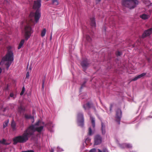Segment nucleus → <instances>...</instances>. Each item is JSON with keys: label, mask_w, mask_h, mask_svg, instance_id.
I'll return each mask as SVG.
<instances>
[{"label": "nucleus", "mask_w": 152, "mask_h": 152, "mask_svg": "<svg viewBox=\"0 0 152 152\" xmlns=\"http://www.w3.org/2000/svg\"><path fill=\"white\" fill-rule=\"evenodd\" d=\"M44 124L43 122L39 121L34 124L30 126L22 135L13 138V144L16 145L18 143H24L26 142L29 137L34 135L35 131L41 133L43 129Z\"/></svg>", "instance_id": "obj_1"}, {"label": "nucleus", "mask_w": 152, "mask_h": 152, "mask_svg": "<svg viewBox=\"0 0 152 152\" xmlns=\"http://www.w3.org/2000/svg\"><path fill=\"white\" fill-rule=\"evenodd\" d=\"M41 6V0H37L34 1L33 8L37 9L35 13L31 12L30 13L29 20H30V23L26 25L24 29L25 37L26 40H27L29 38L31 33L33 32L31 26H32V23L33 24L37 23L41 16V14L39 8Z\"/></svg>", "instance_id": "obj_2"}, {"label": "nucleus", "mask_w": 152, "mask_h": 152, "mask_svg": "<svg viewBox=\"0 0 152 152\" xmlns=\"http://www.w3.org/2000/svg\"><path fill=\"white\" fill-rule=\"evenodd\" d=\"M13 60V53L10 50H8L7 54L3 58L0 64L5 63L7 66V69H8Z\"/></svg>", "instance_id": "obj_3"}, {"label": "nucleus", "mask_w": 152, "mask_h": 152, "mask_svg": "<svg viewBox=\"0 0 152 152\" xmlns=\"http://www.w3.org/2000/svg\"><path fill=\"white\" fill-rule=\"evenodd\" d=\"M122 5L124 6L132 9L135 8L139 4L138 0H122Z\"/></svg>", "instance_id": "obj_4"}, {"label": "nucleus", "mask_w": 152, "mask_h": 152, "mask_svg": "<svg viewBox=\"0 0 152 152\" xmlns=\"http://www.w3.org/2000/svg\"><path fill=\"white\" fill-rule=\"evenodd\" d=\"M84 119L83 113L79 112L77 114V121L78 125L83 127L84 125Z\"/></svg>", "instance_id": "obj_5"}, {"label": "nucleus", "mask_w": 152, "mask_h": 152, "mask_svg": "<svg viewBox=\"0 0 152 152\" xmlns=\"http://www.w3.org/2000/svg\"><path fill=\"white\" fill-rule=\"evenodd\" d=\"M94 144L97 145L100 144L102 140V138L99 134H96L95 135L94 138Z\"/></svg>", "instance_id": "obj_6"}, {"label": "nucleus", "mask_w": 152, "mask_h": 152, "mask_svg": "<svg viewBox=\"0 0 152 152\" xmlns=\"http://www.w3.org/2000/svg\"><path fill=\"white\" fill-rule=\"evenodd\" d=\"M121 111L119 109H118L116 111V120L115 121L118 123V124H120V121L121 116Z\"/></svg>", "instance_id": "obj_7"}, {"label": "nucleus", "mask_w": 152, "mask_h": 152, "mask_svg": "<svg viewBox=\"0 0 152 152\" xmlns=\"http://www.w3.org/2000/svg\"><path fill=\"white\" fill-rule=\"evenodd\" d=\"M81 65L82 66L83 69L84 70H86L89 65V63L87 59L83 61L81 63Z\"/></svg>", "instance_id": "obj_8"}, {"label": "nucleus", "mask_w": 152, "mask_h": 152, "mask_svg": "<svg viewBox=\"0 0 152 152\" xmlns=\"http://www.w3.org/2000/svg\"><path fill=\"white\" fill-rule=\"evenodd\" d=\"M152 28H150L145 31L142 35V37L144 38L145 37L150 35L152 33Z\"/></svg>", "instance_id": "obj_9"}, {"label": "nucleus", "mask_w": 152, "mask_h": 152, "mask_svg": "<svg viewBox=\"0 0 152 152\" xmlns=\"http://www.w3.org/2000/svg\"><path fill=\"white\" fill-rule=\"evenodd\" d=\"M150 16L149 15L143 14L140 15V17L142 20H146L150 18Z\"/></svg>", "instance_id": "obj_10"}, {"label": "nucleus", "mask_w": 152, "mask_h": 152, "mask_svg": "<svg viewBox=\"0 0 152 152\" xmlns=\"http://www.w3.org/2000/svg\"><path fill=\"white\" fill-rule=\"evenodd\" d=\"M90 24L91 26L93 27H95L96 24L95 20V18L93 17L90 19Z\"/></svg>", "instance_id": "obj_11"}, {"label": "nucleus", "mask_w": 152, "mask_h": 152, "mask_svg": "<svg viewBox=\"0 0 152 152\" xmlns=\"http://www.w3.org/2000/svg\"><path fill=\"white\" fill-rule=\"evenodd\" d=\"M122 146L124 148H132V145L130 143H123L122 145Z\"/></svg>", "instance_id": "obj_12"}, {"label": "nucleus", "mask_w": 152, "mask_h": 152, "mask_svg": "<svg viewBox=\"0 0 152 152\" xmlns=\"http://www.w3.org/2000/svg\"><path fill=\"white\" fill-rule=\"evenodd\" d=\"M102 127H101V131L102 134L103 135L105 133V126L104 124L102 122L101 123Z\"/></svg>", "instance_id": "obj_13"}, {"label": "nucleus", "mask_w": 152, "mask_h": 152, "mask_svg": "<svg viewBox=\"0 0 152 152\" xmlns=\"http://www.w3.org/2000/svg\"><path fill=\"white\" fill-rule=\"evenodd\" d=\"M90 119L91 120V123L92 124V127L94 129L95 127V119L94 118L92 117L91 115L90 116Z\"/></svg>", "instance_id": "obj_14"}, {"label": "nucleus", "mask_w": 152, "mask_h": 152, "mask_svg": "<svg viewBox=\"0 0 152 152\" xmlns=\"http://www.w3.org/2000/svg\"><path fill=\"white\" fill-rule=\"evenodd\" d=\"M11 127L14 131L16 129V124L14 120H12L11 122Z\"/></svg>", "instance_id": "obj_15"}, {"label": "nucleus", "mask_w": 152, "mask_h": 152, "mask_svg": "<svg viewBox=\"0 0 152 152\" xmlns=\"http://www.w3.org/2000/svg\"><path fill=\"white\" fill-rule=\"evenodd\" d=\"M92 128V129H91V127H90L88 129V134L90 136L92 135L93 134V132L94 131L95 128H94V129L93 128V127Z\"/></svg>", "instance_id": "obj_16"}, {"label": "nucleus", "mask_w": 152, "mask_h": 152, "mask_svg": "<svg viewBox=\"0 0 152 152\" xmlns=\"http://www.w3.org/2000/svg\"><path fill=\"white\" fill-rule=\"evenodd\" d=\"M52 4L54 5L57 6L59 4L58 0H52Z\"/></svg>", "instance_id": "obj_17"}, {"label": "nucleus", "mask_w": 152, "mask_h": 152, "mask_svg": "<svg viewBox=\"0 0 152 152\" xmlns=\"http://www.w3.org/2000/svg\"><path fill=\"white\" fill-rule=\"evenodd\" d=\"M91 104L89 102H88L87 103L85 104V105H84L83 107L85 110L86 109V107L89 108L91 107Z\"/></svg>", "instance_id": "obj_18"}, {"label": "nucleus", "mask_w": 152, "mask_h": 152, "mask_svg": "<svg viewBox=\"0 0 152 152\" xmlns=\"http://www.w3.org/2000/svg\"><path fill=\"white\" fill-rule=\"evenodd\" d=\"M46 32V29L45 28H43L41 31V36L42 37H44L45 35Z\"/></svg>", "instance_id": "obj_19"}, {"label": "nucleus", "mask_w": 152, "mask_h": 152, "mask_svg": "<svg viewBox=\"0 0 152 152\" xmlns=\"http://www.w3.org/2000/svg\"><path fill=\"white\" fill-rule=\"evenodd\" d=\"M24 42V39H22L20 41V42L19 44V46L18 47V49H20L23 46V45Z\"/></svg>", "instance_id": "obj_20"}, {"label": "nucleus", "mask_w": 152, "mask_h": 152, "mask_svg": "<svg viewBox=\"0 0 152 152\" xmlns=\"http://www.w3.org/2000/svg\"><path fill=\"white\" fill-rule=\"evenodd\" d=\"M18 111L21 113L24 110V108L22 106H20L18 107Z\"/></svg>", "instance_id": "obj_21"}, {"label": "nucleus", "mask_w": 152, "mask_h": 152, "mask_svg": "<svg viewBox=\"0 0 152 152\" xmlns=\"http://www.w3.org/2000/svg\"><path fill=\"white\" fill-rule=\"evenodd\" d=\"M8 121H5V122L4 123L3 125V127L4 128H5L6 126H7L8 124Z\"/></svg>", "instance_id": "obj_22"}, {"label": "nucleus", "mask_w": 152, "mask_h": 152, "mask_svg": "<svg viewBox=\"0 0 152 152\" xmlns=\"http://www.w3.org/2000/svg\"><path fill=\"white\" fill-rule=\"evenodd\" d=\"M86 82V81H85L81 85V87L80 88V89H81L83 88L85 86V84Z\"/></svg>", "instance_id": "obj_23"}, {"label": "nucleus", "mask_w": 152, "mask_h": 152, "mask_svg": "<svg viewBox=\"0 0 152 152\" xmlns=\"http://www.w3.org/2000/svg\"><path fill=\"white\" fill-rule=\"evenodd\" d=\"M25 88H24V86H23L22 88V91L20 93V95L21 96H22L24 92V91H25Z\"/></svg>", "instance_id": "obj_24"}, {"label": "nucleus", "mask_w": 152, "mask_h": 152, "mask_svg": "<svg viewBox=\"0 0 152 152\" xmlns=\"http://www.w3.org/2000/svg\"><path fill=\"white\" fill-rule=\"evenodd\" d=\"M31 68L29 67V69L28 70L27 72L26 76H29V73L31 72Z\"/></svg>", "instance_id": "obj_25"}, {"label": "nucleus", "mask_w": 152, "mask_h": 152, "mask_svg": "<svg viewBox=\"0 0 152 152\" xmlns=\"http://www.w3.org/2000/svg\"><path fill=\"white\" fill-rule=\"evenodd\" d=\"M141 77H135L134 79H132L131 81H135L140 78Z\"/></svg>", "instance_id": "obj_26"}, {"label": "nucleus", "mask_w": 152, "mask_h": 152, "mask_svg": "<svg viewBox=\"0 0 152 152\" xmlns=\"http://www.w3.org/2000/svg\"><path fill=\"white\" fill-rule=\"evenodd\" d=\"M86 39L89 42H90L91 40V38L88 35H86Z\"/></svg>", "instance_id": "obj_27"}, {"label": "nucleus", "mask_w": 152, "mask_h": 152, "mask_svg": "<svg viewBox=\"0 0 152 152\" xmlns=\"http://www.w3.org/2000/svg\"><path fill=\"white\" fill-rule=\"evenodd\" d=\"M116 54L117 56H120L121 55V53L120 52L118 51L116 52Z\"/></svg>", "instance_id": "obj_28"}, {"label": "nucleus", "mask_w": 152, "mask_h": 152, "mask_svg": "<svg viewBox=\"0 0 152 152\" xmlns=\"http://www.w3.org/2000/svg\"><path fill=\"white\" fill-rule=\"evenodd\" d=\"M25 117L27 119L30 118L31 117V116L30 115L26 114L25 115Z\"/></svg>", "instance_id": "obj_29"}, {"label": "nucleus", "mask_w": 152, "mask_h": 152, "mask_svg": "<svg viewBox=\"0 0 152 152\" xmlns=\"http://www.w3.org/2000/svg\"><path fill=\"white\" fill-rule=\"evenodd\" d=\"M147 75V73L145 72V73H143L139 75H138V76H145Z\"/></svg>", "instance_id": "obj_30"}, {"label": "nucleus", "mask_w": 152, "mask_h": 152, "mask_svg": "<svg viewBox=\"0 0 152 152\" xmlns=\"http://www.w3.org/2000/svg\"><path fill=\"white\" fill-rule=\"evenodd\" d=\"M22 152H34L32 150H27L26 151H22Z\"/></svg>", "instance_id": "obj_31"}, {"label": "nucleus", "mask_w": 152, "mask_h": 152, "mask_svg": "<svg viewBox=\"0 0 152 152\" xmlns=\"http://www.w3.org/2000/svg\"><path fill=\"white\" fill-rule=\"evenodd\" d=\"M103 152H108L107 149L106 148H104L103 149Z\"/></svg>", "instance_id": "obj_32"}, {"label": "nucleus", "mask_w": 152, "mask_h": 152, "mask_svg": "<svg viewBox=\"0 0 152 152\" xmlns=\"http://www.w3.org/2000/svg\"><path fill=\"white\" fill-rule=\"evenodd\" d=\"M44 79H43V80H42V88L43 89L44 88Z\"/></svg>", "instance_id": "obj_33"}, {"label": "nucleus", "mask_w": 152, "mask_h": 152, "mask_svg": "<svg viewBox=\"0 0 152 152\" xmlns=\"http://www.w3.org/2000/svg\"><path fill=\"white\" fill-rule=\"evenodd\" d=\"M96 151V149L94 148L91 150L89 152H95Z\"/></svg>", "instance_id": "obj_34"}, {"label": "nucleus", "mask_w": 152, "mask_h": 152, "mask_svg": "<svg viewBox=\"0 0 152 152\" xmlns=\"http://www.w3.org/2000/svg\"><path fill=\"white\" fill-rule=\"evenodd\" d=\"M14 94L13 93H10V96L11 97H13L14 98Z\"/></svg>", "instance_id": "obj_35"}, {"label": "nucleus", "mask_w": 152, "mask_h": 152, "mask_svg": "<svg viewBox=\"0 0 152 152\" xmlns=\"http://www.w3.org/2000/svg\"><path fill=\"white\" fill-rule=\"evenodd\" d=\"M3 142H1L0 140V143H4V142L5 141V140L4 139H3Z\"/></svg>", "instance_id": "obj_36"}, {"label": "nucleus", "mask_w": 152, "mask_h": 152, "mask_svg": "<svg viewBox=\"0 0 152 152\" xmlns=\"http://www.w3.org/2000/svg\"><path fill=\"white\" fill-rule=\"evenodd\" d=\"M54 150L53 149H51V150H50V152H54Z\"/></svg>", "instance_id": "obj_37"}, {"label": "nucleus", "mask_w": 152, "mask_h": 152, "mask_svg": "<svg viewBox=\"0 0 152 152\" xmlns=\"http://www.w3.org/2000/svg\"><path fill=\"white\" fill-rule=\"evenodd\" d=\"M98 152H102V151L99 149H98Z\"/></svg>", "instance_id": "obj_38"}, {"label": "nucleus", "mask_w": 152, "mask_h": 152, "mask_svg": "<svg viewBox=\"0 0 152 152\" xmlns=\"http://www.w3.org/2000/svg\"><path fill=\"white\" fill-rule=\"evenodd\" d=\"M101 0H96V1L98 2H100L101 1Z\"/></svg>", "instance_id": "obj_39"}, {"label": "nucleus", "mask_w": 152, "mask_h": 152, "mask_svg": "<svg viewBox=\"0 0 152 152\" xmlns=\"http://www.w3.org/2000/svg\"><path fill=\"white\" fill-rule=\"evenodd\" d=\"M1 68H0V74L1 73Z\"/></svg>", "instance_id": "obj_40"}, {"label": "nucleus", "mask_w": 152, "mask_h": 152, "mask_svg": "<svg viewBox=\"0 0 152 152\" xmlns=\"http://www.w3.org/2000/svg\"><path fill=\"white\" fill-rule=\"evenodd\" d=\"M110 110H111V108H110Z\"/></svg>", "instance_id": "obj_41"}, {"label": "nucleus", "mask_w": 152, "mask_h": 152, "mask_svg": "<svg viewBox=\"0 0 152 152\" xmlns=\"http://www.w3.org/2000/svg\"><path fill=\"white\" fill-rule=\"evenodd\" d=\"M28 77L26 76V78H27Z\"/></svg>", "instance_id": "obj_42"}, {"label": "nucleus", "mask_w": 152, "mask_h": 152, "mask_svg": "<svg viewBox=\"0 0 152 152\" xmlns=\"http://www.w3.org/2000/svg\"><path fill=\"white\" fill-rule=\"evenodd\" d=\"M58 147L57 148V149H58Z\"/></svg>", "instance_id": "obj_43"}]
</instances>
